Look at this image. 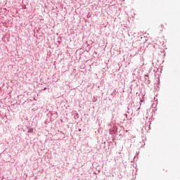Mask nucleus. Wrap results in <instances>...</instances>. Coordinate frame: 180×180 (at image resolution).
Listing matches in <instances>:
<instances>
[{
  "label": "nucleus",
  "instance_id": "1",
  "mask_svg": "<svg viewBox=\"0 0 180 180\" xmlns=\"http://www.w3.org/2000/svg\"><path fill=\"white\" fill-rule=\"evenodd\" d=\"M144 65V59L143 58H141L139 59V61L138 62V67H143Z\"/></svg>",
  "mask_w": 180,
  "mask_h": 180
},
{
  "label": "nucleus",
  "instance_id": "2",
  "mask_svg": "<svg viewBox=\"0 0 180 180\" xmlns=\"http://www.w3.org/2000/svg\"><path fill=\"white\" fill-rule=\"evenodd\" d=\"M27 133H33V128H30L27 131Z\"/></svg>",
  "mask_w": 180,
  "mask_h": 180
},
{
  "label": "nucleus",
  "instance_id": "3",
  "mask_svg": "<svg viewBox=\"0 0 180 180\" xmlns=\"http://www.w3.org/2000/svg\"><path fill=\"white\" fill-rule=\"evenodd\" d=\"M145 129H146V130H150V126L149 125H146Z\"/></svg>",
  "mask_w": 180,
  "mask_h": 180
},
{
  "label": "nucleus",
  "instance_id": "4",
  "mask_svg": "<svg viewBox=\"0 0 180 180\" xmlns=\"http://www.w3.org/2000/svg\"><path fill=\"white\" fill-rule=\"evenodd\" d=\"M78 130H79V131H81L82 129H79Z\"/></svg>",
  "mask_w": 180,
  "mask_h": 180
}]
</instances>
